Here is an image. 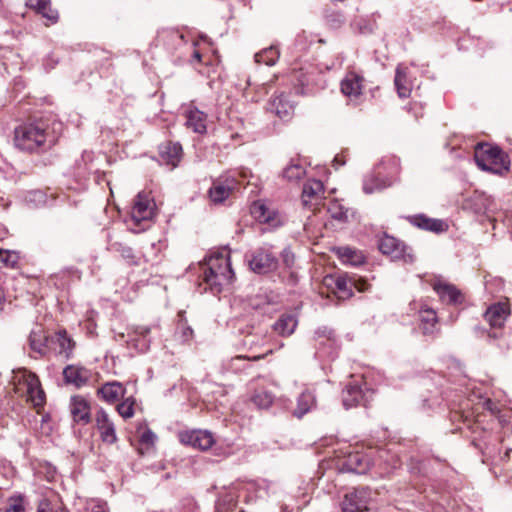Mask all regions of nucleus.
<instances>
[{
  "instance_id": "nucleus-27",
  "label": "nucleus",
  "mask_w": 512,
  "mask_h": 512,
  "mask_svg": "<svg viewBox=\"0 0 512 512\" xmlns=\"http://www.w3.org/2000/svg\"><path fill=\"white\" fill-rule=\"evenodd\" d=\"M363 399L362 390L357 385H347L343 391L342 401L346 409L352 408L360 404Z\"/></svg>"
},
{
  "instance_id": "nucleus-35",
  "label": "nucleus",
  "mask_w": 512,
  "mask_h": 512,
  "mask_svg": "<svg viewBox=\"0 0 512 512\" xmlns=\"http://www.w3.org/2000/svg\"><path fill=\"white\" fill-rule=\"evenodd\" d=\"M56 342L59 345L58 353L65 355V357H69V355L72 353L74 343L73 341L68 337L66 331H60L56 335Z\"/></svg>"
},
{
  "instance_id": "nucleus-49",
  "label": "nucleus",
  "mask_w": 512,
  "mask_h": 512,
  "mask_svg": "<svg viewBox=\"0 0 512 512\" xmlns=\"http://www.w3.org/2000/svg\"><path fill=\"white\" fill-rule=\"evenodd\" d=\"M164 34H168L173 39H178V40H181V41L184 40V35L179 33L176 30H165V31L162 32V35H164Z\"/></svg>"
},
{
  "instance_id": "nucleus-54",
  "label": "nucleus",
  "mask_w": 512,
  "mask_h": 512,
  "mask_svg": "<svg viewBox=\"0 0 512 512\" xmlns=\"http://www.w3.org/2000/svg\"><path fill=\"white\" fill-rule=\"evenodd\" d=\"M261 358H262V356H255V357H253V360H259Z\"/></svg>"
},
{
  "instance_id": "nucleus-7",
  "label": "nucleus",
  "mask_w": 512,
  "mask_h": 512,
  "mask_svg": "<svg viewBox=\"0 0 512 512\" xmlns=\"http://www.w3.org/2000/svg\"><path fill=\"white\" fill-rule=\"evenodd\" d=\"M379 250L394 260H403L405 263H412L414 255L400 240L392 236H384L379 241Z\"/></svg>"
},
{
  "instance_id": "nucleus-33",
  "label": "nucleus",
  "mask_w": 512,
  "mask_h": 512,
  "mask_svg": "<svg viewBox=\"0 0 512 512\" xmlns=\"http://www.w3.org/2000/svg\"><path fill=\"white\" fill-rule=\"evenodd\" d=\"M279 58V52L275 47H269L255 54V61L268 66L274 65Z\"/></svg>"
},
{
  "instance_id": "nucleus-16",
  "label": "nucleus",
  "mask_w": 512,
  "mask_h": 512,
  "mask_svg": "<svg viewBox=\"0 0 512 512\" xmlns=\"http://www.w3.org/2000/svg\"><path fill=\"white\" fill-rule=\"evenodd\" d=\"M268 110L271 113H274L280 119L286 120L291 118L294 112V105L291 103L288 97L282 93L270 100L268 104Z\"/></svg>"
},
{
  "instance_id": "nucleus-47",
  "label": "nucleus",
  "mask_w": 512,
  "mask_h": 512,
  "mask_svg": "<svg viewBox=\"0 0 512 512\" xmlns=\"http://www.w3.org/2000/svg\"><path fill=\"white\" fill-rule=\"evenodd\" d=\"M156 439V435L151 430H146L142 433L140 441L143 444L152 445Z\"/></svg>"
},
{
  "instance_id": "nucleus-28",
  "label": "nucleus",
  "mask_w": 512,
  "mask_h": 512,
  "mask_svg": "<svg viewBox=\"0 0 512 512\" xmlns=\"http://www.w3.org/2000/svg\"><path fill=\"white\" fill-rule=\"evenodd\" d=\"M233 185L222 183L220 181L215 182L209 190V196L214 203H221L227 199L232 192Z\"/></svg>"
},
{
  "instance_id": "nucleus-23",
  "label": "nucleus",
  "mask_w": 512,
  "mask_h": 512,
  "mask_svg": "<svg viewBox=\"0 0 512 512\" xmlns=\"http://www.w3.org/2000/svg\"><path fill=\"white\" fill-rule=\"evenodd\" d=\"M159 153L167 164L176 167L182 157V146L179 143L167 142L160 146Z\"/></svg>"
},
{
  "instance_id": "nucleus-9",
  "label": "nucleus",
  "mask_w": 512,
  "mask_h": 512,
  "mask_svg": "<svg viewBox=\"0 0 512 512\" xmlns=\"http://www.w3.org/2000/svg\"><path fill=\"white\" fill-rule=\"evenodd\" d=\"M155 203L146 192H139L131 210V219L138 225L142 221L150 220L154 215Z\"/></svg>"
},
{
  "instance_id": "nucleus-48",
  "label": "nucleus",
  "mask_w": 512,
  "mask_h": 512,
  "mask_svg": "<svg viewBox=\"0 0 512 512\" xmlns=\"http://www.w3.org/2000/svg\"><path fill=\"white\" fill-rule=\"evenodd\" d=\"M283 262L287 267H291L294 263V255L288 250L283 251Z\"/></svg>"
},
{
  "instance_id": "nucleus-50",
  "label": "nucleus",
  "mask_w": 512,
  "mask_h": 512,
  "mask_svg": "<svg viewBox=\"0 0 512 512\" xmlns=\"http://www.w3.org/2000/svg\"><path fill=\"white\" fill-rule=\"evenodd\" d=\"M92 512H108V511H107L106 505L97 504V505L93 506Z\"/></svg>"
},
{
  "instance_id": "nucleus-38",
  "label": "nucleus",
  "mask_w": 512,
  "mask_h": 512,
  "mask_svg": "<svg viewBox=\"0 0 512 512\" xmlns=\"http://www.w3.org/2000/svg\"><path fill=\"white\" fill-rule=\"evenodd\" d=\"M305 175V169L299 164H290L283 170V177L289 181L300 180Z\"/></svg>"
},
{
  "instance_id": "nucleus-21",
  "label": "nucleus",
  "mask_w": 512,
  "mask_h": 512,
  "mask_svg": "<svg viewBox=\"0 0 512 512\" xmlns=\"http://www.w3.org/2000/svg\"><path fill=\"white\" fill-rule=\"evenodd\" d=\"M26 6L41 14L50 24H55L59 19L58 11L52 8L50 0H26Z\"/></svg>"
},
{
  "instance_id": "nucleus-56",
  "label": "nucleus",
  "mask_w": 512,
  "mask_h": 512,
  "mask_svg": "<svg viewBox=\"0 0 512 512\" xmlns=\"http://www.w3.org/2000/svg\"><path fill=\"white\" fill-rule=\"evenodd\" d=\"M236 359H245L243 356H238Z\"/></svg>"
},
{
  "instance_id": "nucleus-3",
  "label": "nucleus",
  "mask_w": 512,
  "mask_h": 512,
  "mask_svg": "<svg viewBox=\"0 0 512 512\" xmlns=\"http://www.w3.org/2000/svg\"><path fill=\"white\" fill-rule=\"evenodd\" d=\"M47 131L42 123H26L15 129V144L26 151H35L45 145Z\"/></svg>"
},
{
  "instance_id": "nucleus-29",
  "label": "nucleus",
  "mask_w": 512,
  "mask_h": 512,
  "mask_svg": "<svg viewBox=\"0 0 512 512\" xmlns=\"http://www.w3.org/2000/svg\"><path fill=\"white\" fill-rule=\"evenodd\" d=\"M274 398L271 392L259 389L253 393L251 402L259 409H268L273 404Z\"/></svg>"
},
{
  "instance_id": "nucleus-45",
  "label": "nucleus",
  "mask_w": 512,
  "mask_h": 512,
  "mask_svg": "<svg viewBox=\"0 0 512 512\" xmlns=\"http://www.w3.org/2000/svg\"><path fill=\"white\" fill-rule=\"evenodd\" d=\"M335 287L339 292L342 293V297H349L352 294L349 287V281L343 276L336 278Z\"/></svg>"
},
{
  "instance_id": "nucleus-18",
  "label": "nucleus",
  "mask_w": 512,
  "mask_h": 512,
  "mask_svg": "<svg viewBox=\"0 0 512 512\" xmlns=\"http://www.w3.org/2000/svg\"><path fill=\"white\" fill-rule=\"evenodd\" d=\"M63 376L67 383L80 388L89 381L91 372L81 366L68 365L63 370Z\"/></svg>"
},
{
  "instance_id": "nucleus-55",
  "label": "nucleus",
  "mask_w": 512,
  "mask_h": 512,
  "mask_svg": "<svg viewBox=\"0 0 512 512\" xmlns=\"http://www.w3.org/2000/svg\"><path fill=\"white\" fill-rule=\"evenodd\" d=\"M512 450L511 449H508L505 453L506 456H509V453L511 452Z\"/></svg>"
},
{
  "instance_id": "nucleus-17",
  "label": "nucleus",
  "mask_w": 512,
  "mask_h": 512,
  "mask_svg": "<svg viewBox=\"0 0 512 512\" xmlns=\"http://www.w3.org/2000/svg\"><path fill=\"white\" fill-rule=\"evenodd\" d=\"M510 311L506 304L504 303H496L491 305L485 312L484 318L489 323V325L493 328H501L507 317L509 316Z\"/></svg>"
},
{
  "instance_id": "nucleus-46",
  "label": "nucleus",
  "mask_w": 512,
  "mask_h": 512,
  "mask_svg": "<svg viewBox=\"0 0 512 512\" xmlns=\"http://www.w3.org/2000/svg\"><path fill=\"white\" fill-rule=\"evenodd\" d=\"M37 512H68L63 508H53L50 501L43 499L39 502Z\"/></svg>"
},
{
  "instance_id": "nucleus-37",
  "label": "nucleus",
  "mask_w": 512,
  "mask_h": 512,
  "mask_svg": "<svg viewBox=\"0 0 512 512\" xmlns=\"http://www.w3.org/2000/svg\"><path fill=\"white\" fill-rule=\"evenodd\" d=\"M386 187L385 182L373 175L366 176L363 182V191L366 194H372L381 191Z\"/></svg>"
},
{
  "instance_id": "nucleus-12",
  "label": "nucleus",
  "mask_w": 512,
  "mask_h": 512,
  "mask_svg": "<svg viewBox=\"0 0 512 512\" xmlns=\"http://www.w3.org/2000/svg\"><path fill=\"white\" fill-rule=\"evenodd\" d=\"M181 442L200 450H208L214 444L211 432L207 430H194L180 435Z\"/></svg>"
},
{
  "instance_id": "nucleus-8",
  "label": "nucleus",
  "mask_w": 512,
  "mask_h": 512,
  "mask_svg": "<svg viewBox=\"0 0 512 512\" xmlns=\"http://www.w3.org/2000/svg\"><path fill=\"white\" fill-rule=\"evenodd\" d=\"M431 286L437 293L440 301L448 305H460L464 302L463 293L452 283L442 278H435Z\"/></svg>"
},
{
  "instance_id": "nucleus-52",
  "label": "nucleus",
  "mask_w": 512,
  "mask_h": 512,
  "mask_svg": "<svg viewBox=\"0 0 512 512\" xmlns=\"http://www.w3.org/2000/svg\"><path fill=\"white\" fill-rule=\"evenodd\" d=\"M193 56H194V58H195V59H197L198 61H200V60H201V54H200L198 51H195Z\"/></svg>"
},
{
  "instance_id": "nucleus-1",
  "label": "nucleus",
  "mask_w": 512,
  "mask_h": 512,
  "mask_svg": "<svg viewBox=\"0 0 512 512\" xmlns=\"http://www.w3.org/2000/svg\"><path fill=\"white\" fill-rule=\"evenodd\" d=\"M203 279L214 294L220 293L224 286L231 284L234 272L229 256L222 253L211 255L203 269Z\"/></svg>"
},
{
  "instance_id": "nucleus-15",
  "label": "nucleus",
  "mask_w": 512,
  "mask_h": 512,
  "mask_svg": "<svg viewBox=\"0 0 512 512\" xmlns=\"http://www.w3.org/2000/svg\"><path fill=\"white\" fill-rule=\"evenodd\" d=\"M70 413L75 423L86 425L90 422V406L88 402L80 396L71 398Z\"/></svg>"
},
{
  "instance_id": "nucleus-41",
  "label": "nucleus",
  "mask_w": 512,
  "mask_h": 512,
  "mask_svg": "<svg viewBox=\"0 0 512 512\" xmlns=\"http://www.w3.org/2000/svg\"><path fill=\"white\" fill-rule=\"evenodd\" d=\"M112 248L114 250H116L117 252H119L120 255L122 256V258L127 260V262L130 265H137L138 264V262L136 261V257L134 255V252H133L131 247L124 246V245H122L120 243H115V244L112 245Z\"/></svg>"
},
{
  "instance_id": "nucleus-34",
  "label": "nucleus",
  "mask_w": 512,
  "mask_h": 512,
  "mask_svg": "<svg viewBox=\"0 0 512 512\" xmlns=\"http://www.w3.org/2000/svg\"><path fill=\"white\" fill-rule=\"evenodd\" d=\"M338 254L344 262H349L355 266L360 265L364 262L363 255L350 247L338 248Z\"/></svg>"
},
{
  "instance_id": "nucleus-26",
  "label": "nucleus",
  "mask_w": 512,
  "mask_h": 512,
  "mask_svg": "<svg viewBox=\"0 0 512 512\" xmlns=\"http://www.w3.org/2000/svg\"><path fill=\"white\" fill-rule=\"evenodd\" d=\"M407 68H403L399 65L396 69V75L394 79V83L398 92V95L401 98H407L411 92V84L407 77Z\"/></svg>"
},
{
  "instance_id": "nucleus-44",
  "label": "nucleus",
  "mask_w": 512,
  "mask_h": 512,
  "mask_svg": "<svg viewBox=\"0 0 512 512\" xmlns=\"http://www.w3.org/2000/svg\"><path fill=\"white\" fill-rule=\"evenodd\" d=\"M178 329V334L182 342H189L193 338V329L187 325L185 320L181 319Z\"/></svg>"
},
{
  "instance_id": "nucleus-36",
  "label": "nucleus",
  "mask_w": 512,
  "mask_h": 512,
  "mask_svg": "<svg viewBox=\"0 0 512 512\" xmlns=\"http://www.w3.org/2000/svg\"><path fill=\"white\" fill-rule=\"evenodd\" d=\"M3 512H26L24 496L21 494L10 496Z\"/></svg>"
},
{
  "instance_id": "nucleus-14",
  "label": "nucleus",
  "mask_w": 512,
  "mask_h": 512,
  "mask_svg": "<svg viewBox=\"0 0 512 512\" xmlns=\"http://www.w3.org/2000/svg\"><path fill=\"white\" fill-rule=\"evenodd\" d=\"M185 126L198 134H204L207 131V115L198 108L189 106L185 111Z\"/></svg>"
},
{
  "instance_id": "nucleus-42",
  "label": "nucleus",
  "mask_w": 512,
  "mask_h": 512,
  "mask_svg": "<svg viewBox=\"0 0 512 512\" xmlns=\"http://www.w3.org/2000/svg\"><path fill=\"white\" fill-rule=\"evenodd\" d=\"M19 257L18 255L9 250L0 249V262L10 268H14L18 263Z\"/></svg>"
},
{
  "instance_id": "nucleus-6",
  "label": "nucleus",
  "mask_w": 512,
  "mask_h": 512,
  "mask_svg": "<svg viewBox=\"0 0 512 512\" xmlns=\"http://www.w3.org/2000/svg\"><path fill=\"white\" fill-rule=\"evenodd\" d=\"M371 499L368 487L354 488L347 492L341 503L342 512H366Z\"/></svg>"
},
{
  "instance_id": "nucleus-5",
  "label": "nucleus",
  "mask_w": 512,
  "mask_h": 512,
  "mask_svg": "<svg viewBox=\"0 0 512 512\" xmlns=\"http://www.w3.org/2000/svg\"><path fill=\"white\" fill-rule=\"evenodd\" d=\"M250 269L257 274H267L277 269L278 260L268 247H260L248 260Z\"/></svg>"
},
{
  "instance_id": "nucleus-19",
  "label": "nucleus",
  "mask_w": 512,
  "mask_h": 512,
  "mask_svg": "<svg viewBox=\"0 0 512 512\" xmlns=\"http://www.w3.org/2000/svg\"><path fill=\"white\" fill-rule=\"evenodd\" d=\"M363 78L354 72L348 73L341 81V91L348 98L357 99L362 93Z\"/></svg>"
},
{
  "instance_id": "nucleus-32",
  "label": "nucleus",
  "mask_w": 512,
  "mask_h": 512,
  "mask_svg": "<svg viewBox=\"0 0 512 512\" xmlns=\"http://www.w3.org/2000/svg\"><path fill=\"white\" fill-rule=\"evenodd\" d=\"M134 333L136 336L141 337V339H132V341L135 342V348L140 352H146L150 343V341L147 339V336L150 333V328L147 326H138L135 328Z\"/></svg>"
},
{
  "instance_id": "nucleus-30",
  "label": "nucleus",
  "mask_w": 512,
  "mask_h": 512,
  "mask_svg": "<svg viewBox=\"0 0 512 512\" xmlns=\"http://www.w3.org/2000/svg\"><path fill=\"white\" fill-rule=\"evenodd\" d=\"M420 320L423 324V333L429 334L433 332V328L437 323V314L432 308H424L420 310Z\"/></svg>"
},
{
  "instance_id": "nucleus-31",
  "label": "nucleus",
  "mask_w": 512,
  "mask_h": 512,
  "mask_svg": "<svg viewBox=\"0 0 512 512\" xmlns=\"http://www.w3.org/2000/svg\"><path fill=\"white\" fill-rule=\"evenodd\" d=\"M347 465L349 469L357 474H364L369 469V461L360 454L350 455Z\"/></svg>"
},
{
  "instance_id": "nucleus-24",
  "label": "nucleus",
  "mask_w": 512,
  "mask_h": 512,
  "mask_svg": "<svg viewBox=\"0 0 512 512\" xmlns=\"http://www.w3.org/2000/svg\"><path fill=\"white\" fill-rule=\"evenodd\" d=\"M125 388L120 382L112 381L107 382L98 389V395L108 403L116 402L120 397L125 394Z\"/></svg>"
},
{
  "instance_id": "nucleus-43",
  "label": "nucleus",
  "mask_w": 512,
  "mask_h": 512,
  "mask_svg": "<svg viewBox=\"0 0 512 512\" xmlns=\"http://www.w3.org/2000/svg\"><path fill=\"white\" fill-rule=\"evenodd\" d=\"M329 212L331 213L332 218L339 221H346L348 219V209H344L338 203H333L329 207Z\"/></svg>"
},
{
  "instance_id": "nucleus-22",
  "label": "nucleus",
  "mask_w": 512,
  "mask_h": 512,
  "mask_svg": "<svg viewBox=\"0 0 512 512\" xmlns=\"http://www.w3.org/2000/svg\"><path fill=\"white\" fill-rule=\"evenodd\" d=\"M316 406V396L310 389H305L297 398V406L293 415L302 418Z\"/></svg>"
},
{
  "instance_id": "nucleus-53",
  "label": "nucleus",
  "mask_w": 512,
  "mask_h": 512,
  "mask_svg": "<svg viewBox=\"0 0 512 512\" xmlns=\"http://www.w3.org/2000/svg\"><path fill=\"white\" fill-rule=\"evenodd\" d=\"M3 303H4V296H3V294L0 293V310L3 307Z\"/></svg>"
},
{
  "instance_id": "nucleus-11",
  "label": "nucleus",
  "mask_w": 512,
  "mask_h": 512,
  "mask_svg": "<svg viewBox=\"0 0 512 512\" xmlns=\"http://www.w3.org/2000/svg\"><path fill=\"white\" fill-rule=\"evenodd\" d=\"M95 422L100 438L104 443L111 445L117 442L115 425L105 410L100 409L97 411Z\"/></svg>"
},
{
  "instance_id": "nucleus-2",
  "label": "nucleus",
  "mask_w": 512,
  "mask_h": 512,
  "mask_svg": "<svg viewBox=\"0 0 512 512\" xmlns=\"http://www.w3.org/2000/svg\"><path fill=\"white\" fill-rule=\"evenodd\" d=\"M474 160L481 170L496 175L502 176L510 169L508 155L498 146L487 143H478L475 146Z\"/></svg>"
},
{
  "instance_id": "nucleus-25",
  "label": "nucleus",
  "mask_w": 512,
  "mask_h": 512,
  "mask_svg": "<svg viewBox=\"0 0 512 512\" xmlns=\"http://www.w3.org/2000/svg\"><path fill=\"white\" fill-rule=\"evenodd\" d=\"M298 321L294 315L284 314L274 323L273 329L281 336H290L296 329Z\"/></svg>"
},
{
  "instance_id": "nucleus-51",
  "label": "nucleus",
  "mask_w": 512,
  "mask_h": 512,
  "mask_svg": "<svg viewBox=\"0 0 512 512\" xmlns=\"http://www.w3.org/2000/svg\"><path fill=\"white\" fill-rule=\"evenodd\" d=\"M325 334H326V328H324L323 330L319 329L316 331V335L318 337L324 336Z\"/></svg>"
},
{
  "instance_id": "nucleus-20",
  "label": "nucleus",
  "mask_w": 512,
  "mask_h": 512,
  "mask_svg": "<svg viewBox=\"0 0 512 512\" xmlns=\"http://www.w3.org/2000/svg\"><path fill=\"white\" fill-rule=\"evenodd\" d=\"M324 194V185L320 180H308L302 190V203L308 206L312 202H318Z\"/></svg>"
},
{
  "instance_id": "nucleus-40",
  "label": "nucleus",
  "mask_w": 512,
  "mask_h": 512,
  "mask_svg": "<svg viewBox=\"0 0 512 512\" xmlns=\"http://www.w3.org/2000/svg\"><path fill=\"white\" fill-rule=\"evenodd\" d=\"M29 341L32 350L40 354L46 353V338L42 337L41 334L33 331L29 336Z\"/></svg>"
},
{
  "instance_id": "nucleus-13",
  "label": "nucleus",
  "mask_w": 512,
  "mask_h": 512,
  "mask_svg": "<svg viewBox=\"0 0 512 512\" xmlns=\"http://www.w3.org/2000/svg\"><path fill=\"white\" fill-rule=\"evenodd\" d=\"M408 221L422 230L442 233L448 230V224L441 219L430 218L425 214H417L407 217Z\"/></svg>"
},
{
  "instance_id": "nucleus-10",
  "label": "nucleus",
  "mask_w": 512,
  "mask_h": 512,
  "mask_svg": "<svg viewBox=\"0 0 512 512\" xmlns=\"http://www.w3.org/2000/svg\"><path fill=\"white\" fill-rule=\"evenodd\" d=\"M251 213L256 220L273 228H277L284 223V217L277 210L267 206L261 201L253 203Z\"/></svg>"
},
{
  "instance_id": "nucleus-39",
  "label": "nucleus",
  "mask_w": 512,
  "mask_h": 512,
  "mask_svg": "<svg viewBox=\"0 0 512 512\" xmlns=\"http://www.w3.org/2000/svg\"><path fill=\"white\" fill-rule=\"evenodd\" d=\"M135 400L128 397L117 405V411L124 419H129L134 415Z\"/></svg>"
},
{
  "instance_id": "nucleus-4",
  "label": "nucleus",
  "mask_w": 512,
  "mask_h": 512,
  "mask_svg": "<svg viewBox=\"0 0 512 512\" xmlns=\"http://www.w3.org/2000/svg\"><path fill=\"white\" fill-rule=\"evenodd\" d=\"M15 379L26 387L27 399L35 408L42 407L45 403V392L36 374L26 370L19 369Z\"/></svg>"
}]
</instances>
